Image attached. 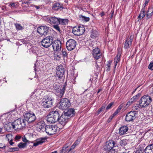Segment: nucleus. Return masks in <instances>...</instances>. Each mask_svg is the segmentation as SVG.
<instances>
[{"mask_svg":"<svg viewBox=\"0 0 153 153\" xmlns=\"http://www.w3.org/2000/svg\"><path fill=\"white\" fill-rule=\"evenodd\" d=\"M22 139L23 141L25 143H26V142H27L28 141L26 139V138L25 137H22Z\"/></svg>","mask_w":153,"mask_h":153,"instance_id":"864d4df0","label":"nucleus"},{"mask_svg":"<svg viewBox=\"0 0 153 153\" xmlns=\"http://www.w3.org/2000/svg\"><path fill=\"white\" fill-rule=\"evenodd\" d=\"M137 112L135 111H132L130 112L126 116V120L128 122H130L136 118V116Z\"/></svg>","mask_w":153,"mask_h":153,"instance_id":"f8f14e48","label":"nucleus"},{"mask_svg":"<svg viewBox=\"0 0 153 153\" xmlns=\"http://www.w3.org/2000/svg\"><path fill=\"white\" fill-rule=\"evenodd\" d=\"M54 92L56 95L58 97H62L64 95L65 90V85H64L60 87L59 85L55 84L54 86Z\"/></svg>","mask_w":153,"mask_h":153,"instance_id":"20e7f679","label":"nucleus"},{"mask_svg":"<svg viewBox=\"0 0 153 153\" xmlns=\"http://www.w3.org/2000/svg\"><path fill=\"white\" fill-rule=\"evenodd\" d=\"M148 68L151 70H153V62H151L150 63L149 65L148 66Z\"/></svg>","mask_w":153,"mask_h":153,"instance_id":"de8ad7c7","label":"nucleus"},{"mask_svg":"<svg viewBox=\"0 0 153 153\" xmlns=\"http://www.w3.org/2000/svg\"><path fill=\"white\" fill-rule=\"evenodd\" d=\"M61 54L62 55L64 59L66 58L67 59L68 57V54L65 49H62L61 51Z\"/></svg>","mask_w":153,"mask_h":153,"instance_id":"c756f323","label":"nucleus"},{"mask_svg":"<svg viewBox=\"0 0 153 153\" xmlns=\"http://www.w3.org/2000/svg\"><path fill=\"white\" fill-rule=\"evenodd\" d=\"M44 100L43 102H45V101H52V98L50 97V96H47L44 99Z\"/></svg>","mask_w":153,"mask_h":153,"instance_id":"4c0bfd02","label":"nucleus"},{"mask_svg":"<svg viewBox=\"0 0 153 153\" xmlns=\"http://www.w3.org/2000/svg\"><path fill=\"white\" fill-rule=\"evenodd\" d=\"M68 147V146H67L66 147H65V146L63 147L62 148V149H64V153H68V152L69 150H68V149H67Z\"/></svg>","mask_w":153,"mask_h":153,"instance_id":"49530a36","label":"nucleus"},{"mask_svg":"<svg viewBox=\"0 0 153 153\" xmlns=\"http://www.w3.org/2000/svg\"><path fill=\"white\" fill-rule=\"evenodd\" d=\"M105 108V106H102L101 108H100L98 111V114H99Z\"/></svg>","mask_w":153,"mask_h":153,"instance_id":"a18cd8bd","label":"nucleus"},{"mask_svg":"<svg viewBox=\"0 0 153 153\" xmlns=\"http://www.w3.org/2000/svg\"><path fill=\"white\" fill-rule=\"evenodd\" d=\"M19 149L17 147H13V148H9L8 151L9 152H14L15 151H17Z\"/></svg>","mask_w":153,"mask_h":153,"instance_id":"e433bc0d","label":"nucleus"},{"mask_svg":"<svg viewBox=\"0 0 153 153\" xmlns=\"http://www.w3.org/2000/svg\"><path fill=\"white\" fill-rule=\"evenodd\" d=\"M146 15V12L144 8H143L140 12L138 18L140 19H143Z\"/></svg>","mask_w":153,"mask_h":153,"instance_id":"c85d7f7f","label":"nucleus"},{"mask_svg":"<svg viewBox=\"0 0 153 153\" xmlns=\"http://www.w3.org/2000/svg\"><path fill=\"white\" fill-rule=\"evenodd\" d=\"M133 38L131 36L129 38H126L124 43V48L125 49L129 48L131 45Z\"/></svg>","mask_w":153,"mask_h":153,"instance_id":"aec40b11","label":"nucleus"},{"mask_svg":"<svg viewBox=\"0 0 153 153\" xmlns=\"http://www.w3.org/2000/svg\"><path fill=\"white\" fill-rule=\"evenodd\" d=\"M59 104V108L62 110H65L68 108L70 106L71 104L68 99L64 98L60 100Z\"/></svg>","mask_w":153,"mask_h":153,"instance_id":"39448f33","label":"nucleus"},{"mask_svg":"<svg viewBox=\"0 0 153 153\" xmlns=\"http://www.w3.org/2000/svg\"><path fill=\"white\" fill-rule=\"evenodd\" d=\"M9 143L10 145H12L14 143L12 141V140H10L9 142Z\"/></svg>","mask_w":153,"mask_h":153,"instance_id":"0e129e2a","label":"nucleus"},{"mask_svg":"<svg viewBox=\"0 0 153 153\" xmlns=\"http://www.w3.org/2000/svg\"><path fill=\"white\" fill-rule=\"evenodd\" d=\"M46 126L45 122L40 121L36 123L37 130L41 132L44 131H45Z\"/></svg>","mask_w":153,"mask_h":153,"instance_id":"dca6fc26","label":"nucleus"},{"mask_svg":"<svg viewBox=\"0 0 153 153\" xmlns=\"http://www.w3.org/2000/svg\"><path fill=\"white\" fill-rule=\"evenodd\" d=\"M10 7H15V4L14 3H10Z\"/></svg>","mask_w":153,"mask_h":153,"instance_id":"13d9d810","label":"nucleus"},{"mask_svg":"<svg viewBox=\"0 0 153 153\" xmlns=\"http://www.w3.org/2000/svg\"><path fill=\"white\" fill-rule=\"evenodd\" d=\"M46 20L51 25H59V19L55 17H49L47 18Z\"/></svg>","mask_w":153,"mask_h":153,"instance_id":"a211bd4d","label":"nucleus"},{"mask_svg":"<svg viewBox=\"0 0 153 153\" xmlns=\"http://www.w3.org/2000/svg\"><path fill=\"white\" fill-rule=\"evenodd\" d=\"M149 1L150 0H146L145 2L143 5V6L144 7V8L145 7L146 5L148 4Z\"/></svg>","mask_w":153,"mask_h":153,"instance_id":"3c124183","label":"nucleus"},{"mask_svg":"<svg viewBox=\"0 0 153 153\" xmlns=\"http://www.w3.org/2000/svg\"><path fill=\"white\" fill-rule=\"evenodd\" d=\"M6 146L5 145H3V144L1 143L0 144V148L3 149Z\"/></svg>","mask_w":153,"mask_h":153,"instance_id":"4d7b16f0","label":"nucleus"},{"mask_svg":"<svg viewBox=\"0 0 153 153\" xmlns=\"http://www.w3.org/2000/svg\"><path fill=\"white\" fill-rule=\"evenodd\" d=\"M118 114L120 112V110H119L118 108L117 109V110L116 111Z\"/></svg>","mask_w":153,"mask_h":153,"instance_id":"774afa93","label":"nucleus"},{"mask_svg":"<svg viewBox=\"0 0 153 153\" xmlns=\"http://www.w3.org/2000/svg\"><path fill=\"white\" fill-rule=\"evenodd\" d=\"M135 101L134 100V99L132 97L128 101V102L126 104V105H130L132 103L134 102H135Z\"/></svg>","mask_w":153,"mask_h":153,"instance_id":"ea45409f","label":"nucleus"},{"mask_svg":"<svg viewBox=\"0 0 153 153\" xmlns=\"http://www.w3.org/2000/svg\"><path fill=\"white\" fill-rule=\"evenodd\" d=\"M117 114V112L115 111L114 113V114L112 115V116H113L114 117Z\"/></svg>","mask_w":153,"mask_h":153,"instance_id":"052dcab7","label":"nucleus"},{"mask_svg":"<svg viewBox=\"0 0 153 153\" xmlns=\"http://www.w3.org/2000/svg\"><path fill=\"white\" fill-rule=\"evenodd\" d=\"M46 140L45 138H40L36 140L35 142L34 143L33 146H36L39 145L41 144L44 142Z\"/></svg>","mask_w":153,"mask_h":153,"instance_id":"393cba45","label":"nucleus"},{"mask_svg":"<svg viewBox=\"0 0 153 153\" xmlns=\"http://www.w3.org/2000/svg\"><path fill=\"white\" fill-rule=\"evenodd\" d=\"M128 140L126 139L121 140L120 141L119 144L122 146H125L128 143Z\"/></svg>","mask_w":153,"mask_h":153,"instance_id":"473e14b6","label":"nucleus"},{"mask_svg":"<svg viewBox=\"0 0 153 153\" xmlns=\"http://www.w3.org/2000/svg\"><path fill=\"white\" fill-rule=\"evenodd\" d=\"M92 54L94 58L96 59H98L101 57L102 53L100 50L97 47L94 49L92 52Z\"/></svg>","mask_w":153,"mask_h":153,"instance_id":"f3484780","label":"nucleus"},{"mask_svg":"<svg viewBox=\"0 0 153 153\" xmlns=\"http://www.w3.org/2000/svg\"><path fill=\"white\" fill-rule=\"evenodd\" d=\"M75 146H74V145H73L71 147L70 149H69V150L68 151V152H69L71 150L74 149L75 148Z\"/></svg>","mask_w":153,"mask_h":153,"instance_id":"603ef678","label":"nucleus"},{"mask_svg":"<svg viewBox=\"0 0 153 153\" xmlns=\"http://www.w3.org/2000/svg\"><path fill=\"white\" fill-rule=\"evenodd\" d=\"M152 98L150 96L147 95L143 96L139 101L140 107L141 108L147 107L152 102Z\"/></svg>","mask_w":153,"mask_h":153,"instance_id":"7ed1b4c3","label":"nucleus"},{"mask_svg":"<svg viewBox=\"0 0 153 153\" xmlns=\"http://www.w3.org/2000/svg\"><path fill=\"white\" fill-rule=\"evenodd\" d=\"M153 14V7H150L149 8L146 12V17L147 19L149 18Z\"/></svg>","mask_w":153,"mask_h":153,"instance_id":"bb28decb","label":"nucleus"},{"mask_svg":"<svg viewBox=\"0 0 153 153\" xmlns=\"http://www.w3.org/2000/svg\"><path fill=\"white\" fill-rule=\"evenodd\" d=\"M12 114H11V113H8L7 114V115L9 117V118L10 117L12 116Z\"/></svg>","mask_w":153,"mask_h":153,"instance_id":"680f3d73","label":"nucleus"},{"mask_svg":"<svg viewBox=\"0 0 153 153\" xmlns=\"http://www.w3.org/2000/svg\"><path fill=\"white\" fill-rule=\"evenodd\" d=\"M59 25L60 24L62 25H66L68 24V19H59Z\"/></svg>","mask_w":153,"mask_h":153,"instance_id":"2f4dec72","label":"nucleus"},{"mask_svg":"<svg viewBox=\"0 0 153 153\" xmlns=\"http://www.w3.org/2000/svg\"><path fill=\"white\" fill-rule=\"evenodd\" d=\"M59 114L58 110L50 112L47 116V121L50 123H53L57 122L59 118Z\"/></svg>","mask_w":153,"mask_h":153,"instance_id":"f257e3e1","label":"nucleus"},{"mask_svg":"<svg viewBox=\"0 0 153 153\" xmlns=\"http://www.w3.org/2000/svg\"><path fill=\"white\" fill-rule=\"evenodd\" d=\"M75 114L74 109L73 108H70L67 111V112H65L63 114L65 115L66 117H68L69 119L71 117L74 116Z\"/></svg>","mask_w":153,"mask_h":153,"instance_id":"412c9836","label":"nucleus"},{"mask_svg":"<svg viewBox=\"0 0 153 153\" xmlns=\"http://www.w3.org/2000/svg\"><path fill=\"white\" fill-rule=\"evenodd\" d=\"M145 153H153V144L148 145L144 151Z\"/></svg>","mask_w":153,"mask_h":153,"instance_id":"a878e982","label":"nucleus"},{"mask_svg":"<svg viewBox=\"0 0 153 153\" xmlns=\"http://www.w3.org/2000/svg\"><path fill=\"white\" fill-rule=\"evenodd\" d=\"M96 70L97 71L98 70H99V67L98 65L96 64L95 65Z\"/></svg>","mask_w":153,"mask_h":153,"instance_id":"bf43d9fd","label":"nucleus"},{"mask_svg":"<svg viewBox=\"0 0 153 153\" xmlns=\"http://www.w3.org/2000/svg\"><path fill=\"white\" fill-rule=\"evenodd\" d=\"M79 142L80 140H79V139L76 140L74 143H75V144H76V145H78L79 143Z\"/></svg>","mask_w":153,"mask_h":153,"instance_id":"6e6d98bb","label":"nucleus"},{"mask_svg":"<svg viewBox=\"0 0 153 153\" xmlns=\"http://www.w3.org/2000/svg\"><path fill=\"white\" fill-rule=\"evenodd\" d=\"M49 31V27L46 25L40 26L37 28V32L42 36L47 35Z\"/></svg>","mask_w":153,"mask_h":153,"instance_id":"9b49d317","label":"nucleus"},{"mask_svg":"<svg viewBox=\"0 0 153 153\" xmlns=\"http://www.w3.org/2000/svg\"><path fill=\"white\" fill-rule=\"evenodd\" d=\"M38 62H35V63L34 64V70H35V71H36L37 70V69H36V68L37 67V66H36V65H37V64H38Z\"/></svg>","mask_w":153,"mask_h":153,"instance_id":"8fccbe9b","label":"nucleus"},{"mask_svg":"<svg viewBox=\"0 0 153 153\" xmlns=\"http://www.w3.org/2000/svg\"><path fill=\"white\" fill-rule=\"evenodd\" d=\"M53 25V27L56 30L58 31L59 32H60V28L59 27L58 25Z\"/></svg>","mask_w":153,"mask_h":153,"instance_id":"58836bf2","label":"nucleus"},{"mask_svg":"<svg viewBox=\"0 0 153 153\" xmlns=\"http://www.w3.org/2000/svg\"><path fill=\"white\" fill-rule=\"evenodd\" d=\"M115 143L113 140H110L109 142H107L105 145L104 146V148L105 150L107 151H108L111 150H113V148L114 146H115Z\"/></svg>","mask_w":153,"mask_h":153,"instance_id":"4468645a","label":"nucleus"},{"mask_svg":"<svg viewBox=\"0 0 153 153\" xmlns=\"http://www.w3.org/2000/svg\"><path fill=\"white\" fill-rule=\"evenodd\" d=\"M62 9V5L58 2L53 4L52 7V9L55 10H58L60 9Z\"/></svg>","mask_w":153,"mask_h":153,"instance_id":"b1692460","label":"nucleus"},{"mask_svg":"<svg viewBox=\"0 0 153 153\" xmlns=\"http://www.w3.org/2000/svg\"><path fill=\"white\" fill-rule=\"evenodd\" d=\"M79 18L82 21H84L85 22H88L90 20V19L89 17H86L82 15L80 16Z\"/></svg>","mask_w":153,"mask_h":153,"instance_id":"72a5a7b5","label":"nucleus"},{"mask_svg":"<svg viewBox=\"0 0 153 153\" xmlns=\"http://www.w3.org/2000/svg\"><path fill=\"white\" fill-rule=\"evenodd\" d=\"M139 106H140L139 104L137 105L134 107L133 108H134V109L137 110L138 109V108H139Z\"/></svg>","mask_w":153,"mask_h":153,"instance_id":"5fc2aeb1","label":"nucleus"},{"mask_svg":"<svg viewBox=\"0 0 153 153\" xmlns=\"http://www.w3.org/2000/svg\"><path fill=\"white\" fill-rule=\"evenodd\" d=\"M140 94H137L136 95L134 96H133L132 98L134 99V100L136 101H137V99L140 97Z\"/></svg>","mask_w":153,"mask_h":153,"instance_id":"a19ab883","label":"nucleus"},{"mask_svg":"<svg viewBox=\"0 0 153 153\" xmlns=\"http://www.w3.org/2000/svg\"><path fill=\"white\" fill-rule=\"evenodd\" d=\"M22 138L21 136L19 135H17L16 136L15 139L16 141H19V140Z\"/></svg>","mask_w":153,"mask_h":153,"instance_id":"37998d69","label":"nucleus"},{"mask_svg":"<svg viewBox=\"0 0 153 153\" xmlns=\"http://www.w3.org/2000/svg\"><path fill=\"white\" fill-rule=\"evenodd\" d=\"M43 106L45 108H48L51 107L52 105V101L43 102Z\"/></svg>","mask_w":153,"mask_h":153,"instance_id":"cd10ccee","label":"nucleus"},{"mask_svg":"<svg viewBox=\"0 0 153 153\" xmlns=\"http://www.w3.org/2000/svg\"><path fill=\"white\" fill-rule=\"evenodd\" d=\"M111 64V63L110 62H109L107 65L106 67V68H107V71H108L110 70Z\"/></svg>","mask_w":153,"mask_h":153,"instance_id":"79ce46f5","label":"nucleus"},{"mask_svg":"<svg viewBox=\"0 0 153 153\" xmlns=\"http://www.w3.org/2000/svg\"><path fill=\"white\" fill-rule=\"evenodd\" d=\"M53 41V39L52 37H46L43 39L41 41L42 45L44 47L48 48L52 45Z\"/></svg>","mask_w":153,"mask_h":153,"instance_id":"6e6552de","label":"nucleus"},{"mask_svg":"<svg viewBox=\"0 0 153 153\" xmlns=\"http://www.w3.org/2000/svg\"><path fill=\"white\" fill-rule=\"evenodd\" d=\"M57 130V126L56 125L46 126L45 131L49 135L54 134Z\"/></svg>","mask_w":153,"mask_h":153,"instance_id":"1a4fd4ad","label":"nucleus"},{"mask_svg":"<svg viewBox=\"0 0 153 153\" xmlns=\"http://www.w3.org/2000/svg\"><path fill=\"white\" fill-rule=\"evenodd\" d=\"M69 119L68 117H66L65 115L62 114L60 117L59 118L58 121H59V124L64 126L68 121Z\"/></svg>","mask_w":153,"mask_h":153,"instance_id":"6ab92c4d","label":"nucleus"},{"mask_svg":"<svg viewBox=\"0 0 153 153\" xmlns=\"http://www.w3.org/2000/svg\"><path fill=\"white\" fill-rule=\"evenodd\" d=\"M114 103L113 102H111L110 104H109L107 106L106 108V110H108L111 108L112 106V105H113Z\"/></svg>","mask_w":153,"mask_h":153,"instance_id":"c03bdc74","label":"nucleus"},{"mask_svg":"<svg viewBox=\"0 0 153 153\" xmlns=\"http://www.w3.org/2000/svg\"><path fill=\"white\" fill-rule=\"evenodd\" d=\"M98 35V32L96 30H93L91 31V36L93 38H95L97 37Z\"/></svg>","mask_w":153,"mask_h":153,"instance_id":"7c9ffc66","label":"nucleus"},{"mask_svg":"<svg viewBox=\"0 0 153 153\" xmlns=\"http://www.w3.org/2000/svg\"><path fill=\"white\" fill-rule=\"evenodd\" d=\"M64 69L62 65H59L57 67L56 74L58 78H62L64 74Z\"/></svg>","mask_w":153,"mask_h":153,"instance_id":"2eb2a0df","label":"nucleus"},{"mask_svg":"<svg viewBox=\"0 0 153 153\" xmlns=\"http://www.w3.org/2000/svg\"><path fill=\"white\" fill-rule=\"evenodd\" d=\"M15 26L16 29L18 30H21L23 29V27L19 24H15Z\"/></svg>","mask_w":153,"mask_h":153,"instance_id":"c9c22d12","label":"nucleus"},{"mask_svg":"<svg viewBox=\"0 0 153 153\" xmlns=\"http://www.w3.org/2000/svg\"><path fill=\"white\" fill-rule=\"evenodd\" d=\"M114 117L113 116H112V115H111L109 118L107 120V122L108 123L110 122L111 120H112L113 118Z\"/></svg>","mask_w":153,"mask_h":153,"instance_id":"09e8293b","label":"nucleus"},{"mask_svg":"<svg viewBox=\"0 0 153 153\" xmlns=\"http://www.w3.org/2000/svg\"><path fill=\"white\" fill-rule=\"evenodd\" d=\"M123 106L121 105H120L118 107V109L119 110H120L122 108Z\"/></svg>","mask_w":153,"mask_h":153,"instance_id":"e2e57ef3","label":"nucleus"},{"mask_svg":"<svg viewBox=\"0 0 153 153\" xmlns=\"http://www.w3.org/2000/svg\"><path fill=\"white\" fill-rule=\"evenodd\" d=\"M27 145L26 143H20L18 145V147L21 149L24 148Z\"/></svg>","mask_w":153,"mask_h":153,"instance_id":"f704fd0d","label":"nucleus"},{"mask_svg":"<svg viewBox=\"0 0 153 153\" xmlns=\"http://www.w3.org/2000/svg\"><path fill=\"white\" fill-rule=\"evenodd\" d=\"M85 28L83 25L74 27L72 29V33L75 35L79 36L83 34Z\"/></svg>","mask_w":153,"mask_h":153,"instance_id":"423d86ee","label":"nucleus"},{"mask_svg":"<svg viewBox=\"0 0 153 153\" xmlns=\"http://www.w3.org/2000/svg\"><path fill=\"white\" fill-rule=\"evenodd\" d=\"M121 49L120 48L117 49L118 53L114 59V68H115L117 64L120 61V57L121 54Z\"/></svg>","mask_w":153,"mask_h":153,"instance_id":"4be33fe9","label":"nucleus"},{"mask_svg":"<svg viewBox=\"0 0 153 153\" xmlns=\"http://www.w3.org/2000/svg\"><path fill=\"white\" fill-rule=\"evenodd\" d=\"M11 125L15 130L21 129L26 126V121L22 118H19L11 123Z\"/></svg>","mask_w":153,"mask_h":153,"instance_id":"f03ea898","label":"nucleus"},{"mask_svg":"<svg viewBox=\"0 0 153 153\" xmlns=\"http://www.w3.org/2000/svg\"><path fill=\"white\" fill-rule=\"evenodd\" d=\"M128 128L126 126H123L120 128L119 129V133L121 135H123L126 134L128 130Z\"/></svg>","mask_w":153,"mask_h":153,"instance_id":"5701e85b","label":"nucleus"},{"mask_svg":"<svg viewBox=\"0 0 153 153\" xmlns=\"http://www.w3.org/2000/svg\"><path fill=\"white\" fill-rule=\"evenodd\" d=\"M64 149H62L60 151V152H59V153H64Z\"/></svg>","mask_w":153,"mask_h":153,"instance_id":"69168bd1","label":"nucleus"},{"mask_svg":"<svg viewBox=\"0 0 153 153\" xmlns=\"http://www.w3.org/2000/svg\"><path fill=\"white\" fill-rule=\"evenodd\" d=\"M76 44V42L74 39H70L67 41L66 47L68 51H71L75 48Z\"/></svg>","mask_w":153,"mask_h":153,"instance_id":"9d476101","label":"nucleus"},{"mask_svg":"<svg viewBox=\"0 0 153 153\" xmlns=\"http://www.w3.org/2000/svg\"><path fill=\"white\" fill-rule=\"evenodd\" d=\"M105 14L104 13V12H102L100 14V15L102 16H103Z\"/></svg>","mask_w":153,"mask_h":153,"instance_id":"338daca9","label":"nucleus"},{"mask_svg":"<svg viewBox=\"0 0 153 153\" xmlns=\"http://www.w3.org/2000/svg\"><path fill=\"white\" fill-rule=\"evenodd\" d=\"M24 118L26 123H31L34 122L36 119L35 114L32 112L26 113L24 115Z\"/></svg>","mask_w":153,"mask_h":153,"instance_id":"0eeeda50","label":"nucleus"},{"mask_svg":"<svg viewBox=\"0 0 153 153\" xmlns=\"http://www.w3.org/2000/svg\"><path fill=\"white\" fill-rule=\"evenodd\" d=\"M53 49L54 51H59L61 49V43L59 40H56L53 42L52 44Z\"/></svg>","mask_w":153,"mask_h":153,"instance_id":"ddd939ff","label":"nucleus"}]
</instances>
